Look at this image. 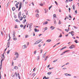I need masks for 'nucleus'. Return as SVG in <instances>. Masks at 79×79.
Masks as SVG:
<instances>
[{
    "label": "nucleus",
    "mask_w": 79,
    "mask_h": 79,
    "mask_svg": "<svg viewBox=\"0 0 79 79\" xmlns=\"http://www.w3.org/2000/svg\"><path fill=\"white\" fill-rule=\"evenodd\" d=\"M4 53H4L3 54H2V57L1 61V65L0 66V70H1V69H2V61H3V60H4L5 59V56L4 55Z\"/></svg>",
    "instance_id": "nucleus-1"
},
{
    "label": "nucleus",
    "mask_w": 79,
    "mask_h": 79,
    "mask_svg": "<svg viewBox=\"0 0 79 79\" xmlns=\"http://www.w3.org/2000/svg\"><path fill=\"white\" fill-rule=\"evenodd\" d=\"M15 33H14L13 35V40H14V41H16L17 40V38L15 37Z\"/></svg>",
    "instance_id": "nucleus-2"
},
{
    "label": "nucleus",
    "mask_w": 79,
    "mask_h": 79,
    "mask_svg": "<svg viewBox=\"0 0 79 79\" xmlns=\"http://www.w3.org/2000/svg\"><path fill=\"white\" fill-rule=\"evenodd\" d=\"M15 56H16V58H18L19 55V53H18V52H15Z\"/></svg>",
    "instance_id": "nucleus-3"
},
{
    "label": "nucleus",
    "mask_w": 79,
    "mask_h": 79,
    "mask_svg": "<svg viewBox=\"0 0 79 79\" xmlns=\"http://www.w3.org/2000/svg\"><path fill=\"white\" fill-rule=\"evenodd\" d=\"M48 29V28H47V27H45L44 28H43V32H45V31H46V30H47V29Z\"/></svg>",
    "instance_id": "nucleus-4"
},
{
    "label": "nucleus",
    "mask_w": 79,
    "mask_h": 79,
    "mask_svg": "<svg viewBox=\"0 0 79 79\" xmlns=\"http://www.w3.org/2000/svg\"><path fill=\"white\" fill-rule=\"evenodd\" d=\"M74 47L75 46L73 45H72L69 47V48H70V49H73V48H74Z\"/></svg>",
    "instance_id": "nucleus-5"
},
{
    "label": "nucleus",
    "mask_w": 79,
    "mask_h": 79,
    "mask_svg": "<svg viewBox=\"0 0 79 79\" xmlns=\"http://www.w3.org/2000/svg\"><path fill=\"white\" fill-rule=\"evenodd\" d=\"M22 48H23V49L27 48V46H26V44H24L22 46Z\"/></svg>",
    "instance_id": "nucleus-6"
},
{
    "label": "nucleus",
    "mask_w": 79,
    "mask_h": 79,
    "mask_svg": "<svg viewBox=\"0 0 79 79\" xmlns=\"http://www.w3.org/2000/svg\"><path fill=\"white\" fill-rule=\"evenodd\" d=\"M69 50H67L64 52H63L62 53L60 54V55H64V54L65 53H66V52H69Z\"/></svg>",
    "instance_id": "nucleus-7"
},
{
    "label": "nucleus",
    "mask_w": 79,
    "mask_h": 79,
    "mask_svg": "<svg viewBox=\"0 0 79 79\" xmlns=\"http://www.w3.org/2000/svg\"><path fill=\"white\" fill-rule=\"evenodd\" d=\"M50 29H51L52 31V30H53L54 29H55V27L53 26H51L50 27Z\"/></svg>",
    "instance_id": "nucleus-8"
},
{
    "label": "nucleus",
    "mask_w": 79,
    "mask_h": 79,
    "mask_svg": "<svg viewBox=\"0 0 79 79\" xmlns=\"http://www.w3.org/2000/svg\"><path fill=\"white\" fill-rule=\"evenodd\" d=\"M35 32H39V30L37 29L36 28H35L34 29Z\"/></svg>",
    "instance_id": "nucleus-9"
},
{
    "label": "nucleus",
    "mask_w": 79,
    "mask_h": 79,
    "mask_svg": "<svg viewBox=\"0 0 79 79\" xmlns=\"http://www.w3.org/2000/svg\"><path fill=\"white\" fill-rule=\"evenodd\" d=\"M21 12H20L19 13V18L21 17Z\"/></svg>",
    "instance_id": "nucleus-10"
},
{
    "label": "nucleus",
    "mask_w": 79,
    "mask_h": 79,
    "mask_svg": "<svg viewBox=\"0 0 79 79\" xmlns=\"http://www.w3.org/2000/svg\"><path fill=\"white\" fill-rule=\"evenodd\" d=\"M21 7H22L21 6V3H20L19 4V10H20V9L21 8Z\"/></svg>",
    "instance_id": "nucleus-11"
},
{
    "label": "nucleus",
    "mask_w": 79,
    "mask_h": 79,
    "mask_svg": "<svg viewBox=\"0 0 79 79\" xmlns=\"http://www.w3.org/2000/svg\"><path fill=\"white\" fill-rule=\"evenodd\" d=\"M15 74L16 75V77H17L18 76V75H17V73H16V72H15V73H14V75H13V74H12V77H14L15 76Z\"/></svg>",
    "instance_id": "nucleus-12"
},
{
    "label": "nucleus",
    "mask_w": 79,
    "mask_h": 79,
    "mask_svg": "<svg viewBox=\"0 0 79 79\" xmlns=\"http://www.w3.org/2000/svg\"><path fill=\"white\" fill-rule=\"evenodd\" d=\"M45 56H46V53L44 54H43V58H45Z\"/></svg>",
    "instance_id": "nucleus-13"
},
{
    "label": "nucleus",
    "mask_w": 79,
    "mask_h": 79,
    "mask_svg": "<svg viewBox=\"0 0 79 79\" xmlns=\"http://www.w3.org/2000/svg\"><path fill=\"white\" fill-rule=\"evenodd\" d=\"M47 24H48V22L46 21L43 23V25H45Z\"/></svg>",
    "instance_id": "nucleus-14"
},
{
    "label": "nucleus",
    "mask_w": 79,
    "mask_h": 79,
    "mask_svg": "<svg viewBox=\"0 0 79 79\" xmlns=\"http://www.w3.org/2000/svg\"><path fill=\"white\" fill-rule=\"evenodd\" d=\"M14 69H18V67L16 66H15L14 67Z\"/></svg>",
    "instance_id": "nucleus-15"
},
{
    "label": "nucleus",
    "mask_w": 79,
    "mask_h": 79,
    "mask_svg": "<svg viewBox=\"0 0 79 79\" xmlns=\"http://www.w3.org/2000/svg\"><path fill=\"white\" fill-rule=\"evenodd\" d=\"M51 41H52V40H46V42H51Z\"/></svg>",
    "instance_id": "nucleus-16"
},
{
    "label": "nucleus",
    "mask_w": 79,
    "mask_h": 79,
    "mask_svg": "<svg viewBox=\"0 0 79 79\" xmlns=\"http://www.w3.org/2000/svg\"><path fill=\"white\" fill-rule=\"evenodd\" d=\"M39 40H37V41H36L35 43V44H39Z\"/></svg>",
    "instance_id": "nucleus-17"
},
{
    "label": "nucleus",
    "mask_w": 79,
    "mask_h": 79,
    "mask_svg": "<svg viewBox=\"0 0 79 79\" xmlns=\"http://www.w3.org/2000/svg\"><path fill=\"white\" fill-rule=\"evenodd\" d=\"M39 59H40V56H38L37 57L36 60H37V61H39Z\"/></svg>",
    "instance_id": "nucleus-18"
},
{
    "label": "nucleus",
    "mask_w": 79,
    "mask_h": 79,
    "mask_svg": "<svg viewBox=\"0 0 79 79\" xmlns=\"http://www.w3.org/2000/svg\"><path fill=\"white\" fill-rule=\"evenodd\" d=\"M35 12L36 13H39V10H35Z\"/></svg>",
    "instance_id": "nucleus-19"
},
{
    "label": "nucleus",
    "mask_w": 79,
    "mask_h": 79,
    "mask_svg": "<svg viewBox=\"0 0 79 79\" xmlns=\"http://www.w3.org/2000/svg\"><path fill=\"white\" fill-rule=\"evenodd\" d=\"M34 55H35L36 54V53H37V50H35L34 52Z\"/></svg>",
    "instance_id": "nucleus-20"
},
{
    "label": "nucleus",
    "mask_w": 79,
    "mask_h": 79,
    "mask_svg": "<svg viewBox=\"0 0 79 79\" xmlns=\"http://www.w3.org/2000/svg\"><path fill=\"white\" fill-rule=\"evenodd\" d=\"M66 48V47H63L60 49V51H61V50H63V49H64V48Z\"/></svg>",
    "instance_id": "nucleus-21"
},
{
    "label": "nucleus",
    "mask_w": 79,
    "mask_h": 79,
    "mask_svg": "<svg viewBox=\"0 0 79 79\" xmlns=\"http://www.w3.org/2000/svg\"><path fill=\"white\" fill-rule=\"evenodd\" d=\"M32 23L30 24L29 25L30 29H31V26H32Z\"/></svg>",
    "instance_id": "nucleus-22"
},
{
    "label": "nucleus",
    "mask_w": 79,
    "mask_h": 79,
    "mask_svg": "<svg viewBox=\"0 0 79 79\" xmlns=\"http://www.w3.org/2000/svg\"><path fill=\"white\" fill-rule=\"evenodd\" d=\"M73 10H75V5H73Z\"/></svg>",
    "instance_id": "nucleus-23"
},
{
    "label": "nucleus",
    "mask_w": 79,
    "mask_h": 79,
    "mask_svg": "<svg viewBox=\"0 0 79 79\" xmlns=\"http://www.w3.org/2000/svg\"><path fill=\"white\" fill-rule=\"evenodd\" d=\"M36 17L37 18H39V14H36Z\"/></svg>",
    "instance_id": "nucleus-24"
},
{
    "label": "nucleus",
    "mask_w": 79,
    "mask_h": 79,
    "mask_svg": "<svg viewBox=\"0 0 79 79\" xmlns=\"http://www.w3.org/2000/svg\"><path fill=\"white\" fill-rule=\"evenodd\" d=\"M58 24H61V22L59 20Z\"/></svg>",
    "instance_id": "nucleus-25"
},
{
    "label": "nucleus",
    "mask_w": 79,
    "mask_h": 79,
    "mask_svg": "<svg viewBox=\"0 0 79 79\" xmlns=\"http://www.w3.org/2000/svg\"><path fill=\"white\" fill-rule=\"evenodd\" d=\"M52 74V72H49L48 73V75H50V74Z\"/></svg>",
    "instance_id": "nucleus-26"
},
{
    "label": "nucleus",
    "mask_w": 79,
    "mask_h": 79,
    "mask_svg": "<svg viewBox=\"0 0 79 79\" xmlns=\"http://www.w3.org/2000/svg\"><path fill=\"white\" fill-rule=\"evenodd\" d=\"M26 21V19H25L23 20V23H25V22Z\"/></svg>",
    "instance_id": "nucleus-27"
},
{
    "label": "nucleus",
    "mask_w": 79,
    "mask_h": 79,
    "mask_svg": "<svg viewBox=\"0 0 79 79\" xmlns=\"http://www.w3.org/2000/svg\"><path fill=\"white\" fill-rule=\"evenodd\" d=\"M53 18H56V14H54L53 15Z\"/></svg>",
    "instance_id": "nucleus-28"
},
{
    "label": "nucleus",
    "mask_w": 79,
    "mask_h": 79,
    "mask_svg": "<svg viewBox=\"0 0 79 79\" xmlns=\"http://www.w3.org/2000/svg\"><path fill=\"white\" fill-rule=\"evenodd\" d=\"M48 56H47L46 57H45V59L44 60V61H46V60H47V58H48Z\"/></svg>",
    "instance_id": "nucleus-29"
},
{
    "label": "nucleus",
    "mask_w": 79,
    "mask_h": 79,
    "mask_svg": "<svg viewBox=\"0 0 79 79\" xmlns=\"http://www.w3.org/2000/svg\"><path fill=\"white\" fill-rule=\"evenodd\" d=\"M15 21H16V22H18L19 23L20 22V21H19V20H18V19H16L15 20Z\"/></svg>",
    "instance_id": "nucleus-30"
},
{
    "label": "nucleus",
    "mask_w": 79,
    "mask_h": 79,
    "mask_svg": "<svg viewBox=\"0 0 79 79\" xmlns=\"http://www.w3.org/2000/svg\"><path fill=\"white\" fill-rule=\"evenodd\" d=\"M0 35L3 37V32H2V31L1 32V34H0Z\"/></svg>",
    "instance_id": "nucleus-31"
},
{
    "label": "nucleus",
    "mask_w": 79,
    "mask_h": 79,
    "mask_svg": "<svg viewBox=\"0 0 79 79\" xmlns=\"http://www.w3.org/2000/svg\"><path fill=\"white\" fill-rule=\"evenodd\" d=\"M68 73L64 74V75H65V76H68Z\"/></svg>",
    "instance_id": "nucleus-32"
},
{
    "label": "nucleus",
    "mask_w": 79,
    "mask_h": 79,
    "mask_svg": "<svg viewBox=\"0 0 79 79\" xmlns=\"http://www.w3.org/2000/svg\"><path fill=\"white\" fill-rule=\"evenodd\" d=\"M18 77H19V79H20L21 78H20V76H19V73H18Z\"/></svg>",
    "instance_id": "nucleus-33"
},
{
    "label": "nucleus",
    "mask_w": 79,
    "mask_h": 79,
    "mask_svg": "<svg viewBox=\"0 0 79 79\" xmlns=\"http://www.w3.org/2000/svg\"><path fill=\"white\" fill-rule=\"evenodd\" d=\"M23 17H20V21H21V20H23Z\"/></svg>",
    "instance_id": "nucleus-34"
},
{
    "label": "nucleus",
    "mask_w": 79,
    "mask_h": 79,
    "mask_svg": "<svg viewBox=\"0 0 79 79\" xmlns=\"http://www.w3.org/2000/svg\"><path fill=\"white\" fill-rule=\"evenodd\" d=\"M32 76H34H34H35V73H33L32 74Z\"/></svg>",
    "instance_id": "nucleus-35"
},
{
    "label": "nucleus",
    "mask_w": 79,
    "mask_h": 79,
    "mask_svg": "<svg viewBox=\"0 0 79 79\" xmlns=\"http://www.w3.org/2000/svg\"><path fill=\"white\" fill-rule=\"evenodd\" d=\"M44 4H45V3L44 2H43V4H40V6H43V5H44Z\"/></svg>",
    "instance_id": "nucleus-36"
},
{
    "label": "nucleus",
    "mask_w": 79,
    "mask_h": 79,
    "mask_svg": "<svg viewBox=\"0 0 79 79\" xmlns=\"http://www.w3.org/2000/svg\"><path fill=\"white\" fill-rule=\"evenodd\" d=\"M26 15H24L23 17V18H24V19H25V18H26Z\"/></svg>",
    "instance_id": "nucleus-37"
},
{
    "label": "nucleus",
    "mask_w": 79,
    "mask_h": 79,
    "mask_svg": "<svg viewBox=\"0 0 79 79\" xmlns=\"http://www.w3.org/2000/svg\"><path fill=\"white\" fill-rule=\"evenodd\" d=\"M45 13H47V11H48V10H45Z\"/></svg>",
    "instance_id": "nucleus-38"
},
{
    "label": "nucleus",
    "mask_w": 79,
    "mask_h": 79,
    "mask_svg": "<svg viewBox=\"0 0 79 79\" xmlns=\"http://www.w3.org/2000/svg\"><path fill=\"white\" fill-rule=\"evenodd\" d=\"M27 37H29V35H25V38H27Z\"/></svg>",
    "instance_id": "nucleus-39"
},
{
    "label": "nucleus",
    "mask_w": 79,
    "mask_h": 79,
    "mask_svg": "<svg viewBox=\"0 0 79 79\" xmlns=\"http://www.w3.org/2000/svg\"><path fill=\"white\" fill-rule=\"evenodd\" d=\"M73 27H74V29H77V28H78V27H76L75 26H73Z\"/></svg>",
    "instance_id": "nucleus-40"
},
{
    "label": "nucleus",
    "mask_w": 79,
    "mask_h": 79,
    "mask_svg": "<svg viewBox=\"0 0 79 79\" xmlns=\"http://www.w3.org/2000/svg\"><path fill=\"white\" fill-rule=\"evenodd\" d=\"M15 9V8L14 7H13L12 8V10L13 11H14Z\"/></svg>",
    "instance_id": "nucleus-41"
},
{
    "label": "nucleus",
    "mask_w": 79,
    "mask_h": 79,
    "mask_svg": "<svg viewBox=\"0 0 79 79\" xmlns=\"http://www.w3.org/2000/svg\"><path fill=\"white\" fill-rule=\"evenodd\" d=\"M54 24H56V20H54Z\"/></svg>",
    "instance_id": "nucleus-42"
},
{
    "label": "nucleus",
    "mask_w": 79,
    "mask_h": 79,
    "mask_svg": "<svg viewBox=\"0 0 79 79\" xmlns=\"http://www.w3.org/2000/svg\"><path fill=\"white\" fill-rule=\"evenodd\" d=\"M43 52V51L41 49L40 50V53H42Z\"/></svg>",
    "instance_id": "nucleus-43"
},
{
    "label": "nucleus",
    "mask_w": 79,
    "mask_h": 79,
    "mask_svg": "<svg viewBox=\"0 0 79 79\" xmlns=\"http://www.w3.org/2000/svg\"><path fill=\"white\" fill-rule=\"evenodd\" d=\"M26 26V25H25L24 26L23 28V29H25V28Z\"/></svg>",
    "instance_id": "nucleus-44"
},
{
    "label": "nucleus",
    "mask_w": 79,
    "mask_h": 79,
    "mask_svg": "<svg viewBox=\"0 0 79 79\" xmlns=\"http://www.w3.org/2000/svg\"><path fill=\"white\" fill-rule=\"evenodd\" d=\"M18 4H19V2H17V4L15 5L16 6H18Z\"/></svg>",
    "instance_id": "nucleus-45"
},
{
    "label": "nucleus",
    "mask_w": 79,
    "mask_h": 79,
    "mask_svg": "<svg viewBox=\"0 0 79 79\" xmlns=\"http://www.w3.org/2000/svg\"><path fill=\"white\" fill-rule=\"evenodd\" d=\"M52 7V6H51L50 7H49V10H50V8H51V7Z\"/></svg>",
    "instance_id": "nucleus-46"
},
{
    "label": "nucleus",
    "mask_w": 79,
    "mask_h": 79,
    "mask_svg": "<svg viewBox=\"0 0 79 79\" xmlns=\"http://www.w3.org/2000/svg\"><path fill=\"white\" fill-rule=\"evenodd\" d=\"M10 50H9L7 52L8 54V53H10Z\"/></svg>",
    "instance_id": "nucleus-47"
},
{
    "label": "nucleus",
    "mask_w": 79,
    "mask_h": 79,
    "mask_svg": "<svg viewBox=\"0 0 79 79\" xmlns=\"http://www.w3.org/2000/svg\"><path fill=\"white\" fill-rule=\"evenodd\" d=\"M71 34L72 36H74V33H71Z\"/></svg>",
    "instance_id": "nucleus-48"
},
{
    "label": "nucleus",
    "mask_w": 79,
    "mask_h": 79,
    "mask_svg": "<svg viewBox=\"0 0 79 79\" xmlns=\"http://www.w3.org/2000/svg\"><path fill=\"white\" fill-rule=\"evenodd\" d=\"M77 40H75L74 41L75 42V43H76V44H77Z\"/></svg>",
    "instance_id": "nucleus-49"
},
{
    "label": "nucleus",
    "mask_w": 79,
    "mask_h": 79,
    "mask_svg": "<svg viewBox=\"0 0 79 79\" xmlns=\"http://www.w3.org/2000/svg\"><path fill=\"white\" fill-rule=\"evenodd\" d=\"M68 75L69 76H71V74H68Z\"/></svg>",
    "instance_id": "nucleus-50"
},
{
    "label": "nucleus",
    "mask_w": 79,
    "mask_h": 79,
    "mask_svg": "<svg viewBox=\"0 0 79 79\" xmlns=\"http://www.w3.org/2000/svg\"><path fill=\"white\" fill-rule=\"evenodd\" d=\"M62 37V35L61 34H60L59 36V37Z\"/></svg>",
    "instance_id": "nucleus-51"
},
{
    "label": "nucleus",
    "mask_w": 79,
    "mask_h": 79,
    "mask_svg": "<svg viewBox=\"0 0 79 79\" xmlns=\"http://www.w3.org/2000/svg\"><path fill=\"white\" fill-rule=\"evenodd\" d=\"M65 3H68V0H66Z\"/></svg>",
    "instance_id": "nucleus-52"
},
{
    "label": "nucleus",
    "mask_w": 79,
    "mask_h": 79,
    "mask_svg": "<svg viewBox=\"0 0 79 79\" xmlns=\"http://www.w3.org/2000/svg\"><path fill=\"white\" fill-rule=\"evenodd\" d=\"M16 59H17V58H16V57H15L14 58V60H16Z\"/></svg>",
    "instance_id": "nucleus-53"
},
{
    "label": "nucleus",
    "mask_w": 79,
    "mask_h": 79,
    "mask_svg": "<svg viewBox=\"0 0 79 79\" xmlns=\"http://www.w3.org/2000/svg\"><path fill=\"white\" fill-rule=\"evenodd\" d=\"M69 17H70V18H72L71 17V16L70 15H69Z\"/></svg>",
    "instance_id": "nucleus-54"
},
{
    "label": "nucleus",
    "mask_w": 79,
    "mask_h": 79,
    "mask_svg": "<svg viewBox=\"0 0 79 79\" xmlns=\"http://www.w3.org/2000/svg\"><path fill=\"white\" fill-rule=\"evenodd\" d=\"M10 42H8V43H7V45H9L10 44Z\"/></svg>",
    "instance_id": "nucleus-55"
},
{
    "label": "nucleus",
    "mask_w": 79,
    "mask_h": 79,
    "mask_svg": "<svg viewBox=\"0 0 79 79\" xmlns=\"http://www.w3.org/2000/svg\"><path fill=\"white\" fill-rule=\"evenodd\" d=\"M62 69H67V68H63Z\"/></svg>",
    "instance_id": "nucleus-56"
},
{
    "label": "nucleus",
    "mask_w": 79,
    "mask_h": 79,
    "mask_svg": "<svg viewBox=\"0 0 79 79\" xmlns=\"http://www.w3.org/2000/svg\"><path fill=\"white\" fill-rule=\"evenodd\" d=\"M20 27H23V25H20Z\"/></svg>",
    "instance_id": "nucleus-57"
},
{
    "label": "nucleus",
    "mask_w": 79,
    "mask_h": 79,
    "mask_svg": "<svg viewBox=\"0 0 79 79\" xmlns=\"http://www.w3.org/2000/svg\"><path fill=\"white\" fill-rule=\"evenodd\" d=\"M39 41V43H40V42H41V41H42V40H38Z\"/></svg>",
    "instance_id": "nucleus-58"
},
{
    "label": "nucleus",
    "mask_w": 79,
    "mask_h": 79,
    "mask_svg": "<svg viewBox=\"0 0 79 79\" xmlns=\"http://www.w3.org/2000/svg\"><path fill=\"white\" fill-rule=\"evenodd\" d=\"M57 61V60H55L53 61V63H55V62H56V61Z\"/></svg>",
    "instance_id": "nucleus-59"
},
{
    "label": "nucleus",
    "mask_w": 79,
    "mask_h": 79,
    "mask_svg": "<svg viewBox=\"0 0 79 79\" xmlns=\"http://www.w3.org/2000/svg\"><path fill=\"white\" fill-rule=\"evenodd\" d=\"M27 14H28V12H27H27H26V15H27Z\"/></svg>",
    "instance_id": "nucleus-60"
},
{
    "label": "nucleus",
    "mask_w": 79,
    "mask_h": 79,
    "mask_svg": "<svg viewBox=\"0 0 79 79\" xmlns=\"http://www.w3.org/2000/svg\"><path fill=\"white\" fill-rule=\"evenodd\" d=\"M18 66H19V67H21V64H19Z\"/></svg>",
    "instance_id": "nucleus-61"
},
{
    "label": "nucleus",
    "mask_w": 79,
    "mask_h": 79,
    "mask_svg": "<svg viewBox=\"0 0 79 79\" xmlns=\"http://www.w3.org/2000/svg\"><path fill=\"white\" fill-rule=\"evenodd\" d=\"M75 13L76 14H77V10H76L75 11Z\"/></svg>",
    "instance_id": "nucleus-62"
},
{
    "label": "nucleus",
    "mask_w": 79,
    "mask_h": 79,
    "mask_svg": "<svg viewBox=\"0 0 79 79\" xmlns=\"http://www.w3.org/2000/svg\"><path fill=\"white\" fill-rule=\"evenodd\" d=\"M39 47H41V45L40 44H39L38 46Z\"/></svg>",
    "instance_id": "nucleus-63"
},
{
    "label": "nucleus",
    "mask_w": 79,
    "mask_h": 79,
    "mask_svg": "<svg viewBox=\"0 0 79 79\" xmlns=\"http://www.w3.org/2000/svg\"><path fill=\"white\" fill-rule=\"evenodd\" d=\"M69 64V63H67L66 64H65V65H67L68 64Z\"/></svg>",
    "instance_id": "nucleus-64"
}]
</instances>
